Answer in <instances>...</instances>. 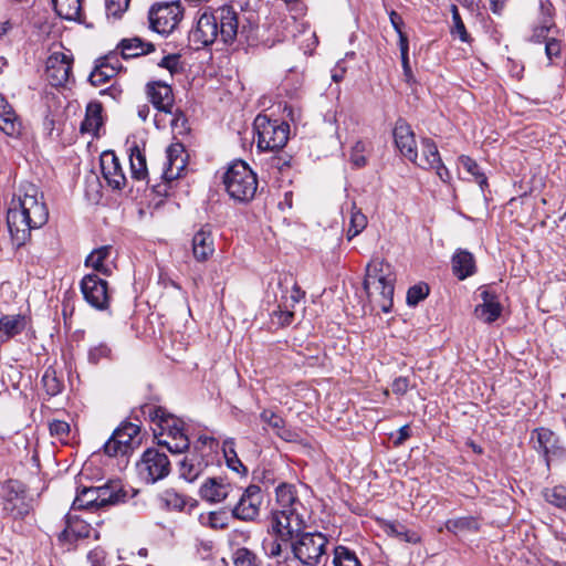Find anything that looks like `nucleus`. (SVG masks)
Segmentation results:
<instances>
[{
	"label": "nucleus",
	"instance_id": "obj_1",
	"mask_svg": "<svg viewBox=\"0 0 566 566\" xmlns=\"http://www.w3.org/2000/svg\"><path fill=\"white\" fill-rule=\"evenodd\" d=\"M48 219L49 211L42 192L33 184H22L7 213V224L13 240L18 244L24 243L31 230L42 227Z\"/></svg>",
	"mask_w": 566,
	"mask_h": 566
},
{
	"label": "nucleus",
	"instance_id": "obj_2",
	"mask_svg": "<svg viewBox=\"0 0 566 566\" xmlns=\"http://www.w3.org/2000/svg\"><path fill=\"white\" fill-rule=\"evenodd\" d=\"M275 494L277 507L272 515V527L281 541H292L305 527L306 509L297 497L294 485L281 484Z\"/></svg>",
	"mask_w": 566,
	"mask_h": 566
},
{
	"label": "nucleus",
	"instance_id": "obj_3",
	"mask_svg": "<svg viewBox=\"0 0 566 566\" xmlns=\"http://www.w3.org/2000/svg\"><path fill=\"white\" fill-rule=\"evenodd\" d=\"M148 416L158 444L165 446L171 453H181L189 449V439L181 419L161 407H150Z\"/></svg>",
	"mask_w": 566,
	"mask_h": 566
},
{
	"label": "nucleus",
	"instance_id": "obj_4",
	"mask_svg": "<svg viewBox=\"0 0 566 566\" xmlns=\"http://www.w3.org/2000/svg\"><path fill=\"white\" fill-rule=\"evenodd\" d=\"M395 275L391 266L381 259H374L367 265L364 287L371 302L384 312L392 306Z\"/></svg>",
	"mask_w": 566,
	"mask_h": 566
},
{
	"label": "nucleus",
	"instance_id": "obj_5",
	"mask_svg": "<svg viewBox=\"0 0 566 566\" xmlns=\"http://www.w3.org/2000/svg\"><path fill=\"white\" fill-rule=\"evenodd\" d=\"M126 492L119 481H109L99 486L83 488L73 501L72 510L96 512L123 502Z\"/></svg>",
	"mask_w": 566,
	"mask_h": 566
},
{
	"label": "nucleus",
	"instance_id": "obj_6",
	"mask_svg": "<svg viewBox=\"0 0 566 566\" xmlns=\"http://www.w3.org/2000/svg\"><path fill=\"white\" fill-rule=\"evenodd\" d=\"M228 195L238 202L252 200L258 190L256 175L242 160L233 161L223 176Z\"/></svg>",
	"mask_w": 566,
	"mask_h": 566
},
{
	"label": "nucleus",
	"instance_id": "obj_7",
	"mask_svg": "<svg viewBox=\"0 0 566 566\" xmlns=\"http://www.w3.org/2000/svg\"><path fill=\"white\" fill-rule=\"evenodd\" d=\"M253 126L258 136L256 146L261 151H279L289 140L290 126L284 122L258 115Z\"/></svg>",
	"mask_w": 566,
	"mask_h": 566
},
{
	"label": "nucleus",
	"instance_id": "obj_8",
	"mask_svg": "<svg viewBox=\"0 0 566 566\" xmlns=\"http://www.w3.org/2000/svg\"><path fill=\"white\" fill-rule=\"evenodd\" d=\"M291 543V551L295 559L303 566H317L325 556L327 538L321 533H298Z\"/></svg>",
	"mask_w": 566,
	"mask_h": 566
},
{
	"label": "nucleus",
	"instance_id": "obj_9",
	"mask_svg": "<svg viewBox=\"0 0 566 566\" xmlns=\"http://www.w3.org/2000/svg\"><path fill=\"white\" fill-rule=\"evenodd\" d=\"M184 17L180 1L158 2L148 11L149 28L161 35L170 34Z\"/></svg>",
	"mask_w": 566,
	"mask_h": 566
},
{
	"label": "nucleus",
	"instance_id": "obj_10",
	"mask_svg": "<svg viewBox=\"0 0 566 566\" xmlns=\"http://www.w3.org/2000/svg\"><path fill=\"white\" fill-rule=\"evenodd\" d=\"M137 472L146 483H155L169 474L170 461L157 449H147L137 463Z\"/></svg>",
	"mask_w": 566,
	"mask_h": 566
},
{
	"label": "nucleus",
	"instance_id": "obj_11",
	"mask_svg": "<svg viewBox=\"0 0 566 566\" xmlns=\"http://www.w3.org/2000/svg\"><path fill=\"white\" fill-rule=\"evenodd\" d=\"M139 427L125 422L118 427L104 444V452L109 457L126 455L138 441Z\"/></svg>",
	"mask_w": 566,
	"mask_h": 566
},
{
	"label": "nucleus",
	"instance_id": "obj_12",
	"mask_svg": "<svg viewBox=\"0 0 566 566\" xmlns=\"http://www.w3.org/2000/svg\"><path fill=\"white\" fill-rule=\"evenodd\" d=\"M84 300L94 308L104 311L108 308L111 295L108 284L97 274H86L80 284Z\"/></svg>",
	"mask_w": 566,
	"mask_h": 566
},
{
	"label": "nucleus",
	"instance_id": "obj_13",
	"mask_svg": "<svg viewBox=\"0 0 566 566\" xmlns=\"http://www.w3.org/2000/svg\"><path fill=\"white\" fill-rule=\"evenodd\" d=\"M262 503L263 493L261 488L251 484L240 495L237 504L232 509V515L240 521H254L260 514Z\"/></svg>",
	"mask_w": 566,
	"mask_h": 566
},
{
	"label": "nucleus",
	"instance_id": "obj_14",
	"mask_svg": "<svg viewBox=\"0 0 566 566\" xmlns=\"http://www.w3.org/2000/svg\"><path fill=\"white\" fill-rule=\"evenodd\" d=\"M3 509L14 518L23 517L31 510L30 502L27 497L25 486L17 480H9L4 486Z\"/></svg>",
	"mask_w": 566,
	"mask_h": 566
},
{
	"label": "nucleus",
	"instance_id": "obj_15",
	"mask_svg": "<svg viewBox=\"0 0 566 566\" xmlns=\"http://www.w3.org/2000/svg\"><path fill=\"white\" fill-rule=\"evenodd\" d=\"M73 57L65 52H53L46 60V78L52 86H64L71 77Z\"/></svg>",
	"mask_w": 566,
	"mask_h": 566
},
{
	"label": "nucleus",
	"instance_id": "obj_16",
	"mask_svg": "<svg viewBox=\"0 0 566 566\" xmlns=\"http://www.w3.org/2000/svg\"><path fill=\"white\" fill-rule=\"evenodd\" d=\"M415 164L423 169H434L443 182L450 179V172L441 161L437 145L429 138L421 140V155H418Z\"/></svg>",
	"mask_w": 566,
	"mask_h": 566
},
{
	"label": "nucleus",
	"instance_id": "obj_17",
	"mask_svg": "<svg viewBox=\"0 0 566 566\" xmlns=\"http://www.w3.org/2000/svg\"><path fill=\"white\" fill-rule=\"evenodd\" d=\"M219 34L224 43H231L240 32V14L231 6H223L214 12Z\"/></svg>",
	"mask_w": 566,
	"mask_h": 566
},
{
	"label": "nucleus",
	"instance_id": "obj_18",
	"mask_svg": "<svg viewBox=\"0 0 566 566\" xmlns=\"http://www.w3.org/2000/svg\"><path fill=\"white\" fill-rule=\"evenodd\" d=\"M394 138L400 154L412 163H417L418 150L415 134L410 125L403 120L398 119L394 128Z\"/></svg>",
	"mask_w": 566,
	"mask_h": 566
},
{
	"label": "nucleus",
	"instance_id": "obj_19",
	"mask_svg": "<svg viewBox=\"0 0 566 566\" xmlns=\"http://www.w3.org/2000/svg\"><path fill=\"white\" fill-rule=\"evenodd\" d=\"M218 35L220 34L214 12H203L190 32L191 41L202 46L212 44Z\"/></svg>",
	"mask_w": 566,
	"mask_h": 566
},
{
	"label": "nucleus",
	"instance_id": "obj_20",
	"mask_svg": "<svg viewBox=\"0 0 566 566\" xmlns=\"http://www.w3.org/2000/svg\"><path fill=\"white\" fill-rule=\"evenodd\" d=\"M178 473L187 482L196 481L208 467L202 450L195 446L192 452L186 454L178 463Z\"/></svg>",
	"mask_w": 566,
	"mask_h": 566
},
{
	"label": "nucleus",
	"instance_id": "obj_21",
	"mask_svg": "<svg viewBox=\"0 0 566 566\" xmlns=\"http://www.w3.org/2000/svg\"><path fill=\"white\" fill-rule=\"evenodd\" d=\"M102 174L109 187L120 190L126 186V177L119 159L114 153H104L101 156Z\"/></svg>",
	"mask_w": 566,
	"mask_h": 566
},
{
	"label": "nucleus",
	"instance_id": "obj_22",
	"mask_svg": "<svg viewBox=\"0 0 566 566\" xmlns=\"http://www.w3.org/2000/svg\"><path fill=\"white\" fill-rule=\"evenodd\" d=\"M184 146L179 143L172 144L167 148L166 163L161 177L170 182L181 177L186 169V158L184 156Z\"/></svg>",
	"mask_w": 566,
	"mask_h": 566
},
{
	"label": "nucleus",
	"instance_id": "obj_23",
	"mask_svg": "<svg viewBox=\"0 0 566 566\" xmlns=\"http://www.w3.org/2000/svg\"><path fill=\"white\" fill-rule=\"evenodd\" d=\"M233 491V485L224 478H208L200 486L199 494L209 503L224 501Z\"/></svg>",
	"mask_w": 566,
	"mask_h": 566
},
{
	"label": "nucleus",
	"instance_id": "obj_24",
	"mask_svg": "<svg viewBox=\"0 0 566 566\" xmlns=\"http://www.w3.org/2000/svg\"><path fill=\"white\" fill-rule=\"evenodd\" d=\"M305 293L294 284L291 289H285L279 303V310L274 312V315L279 319V324L282 326L292 323L294 317L293 308L304 297Z\"/></svg>",
	"mask_w": 566,
	"mask_h": 566
},
{
	"label": "nucleus",
	"instance_id": "obj_25",
	"mask_svg": "<svg viewBox=\"0 0 566 566\" xmlns=\"http://www.w3.org/2000/svg\"><path fill=\"white\" fill-rule=\"evenodd\" d=\"M148 99L158 111L171 114L174 108V94L171 87L164 82L147 84Z\"/></svg>",
	"mask_w": 566,
	"mask_h": 566
},
{
	"label": "nucleus",
	"instance_id": "obj_26",
	"mask_svg": "<svg viewBox=\"0 0 566 566\" xmlns=\"http://www.w3.org/2000/svg\"><path fill=\"white\" fill-rule=\"evenodd\" d=\"M532 441L534 443V448L545 457L547 465H549L553 457L562 454L560 448L556 444L557 441L555 434L549 429H536L532 434Z\"/></svg>",
	"mask_w": 566,
	"mask_h": 566
},
{
	"label": "nucleus",
	"instance_id": "obj_27",
	"mask_svg": "<svg viewBox=\"0 0 566 566\" xmlns=\"http://www.w3.org/2000/svg\"><path fill=\"white\" fill-rule=\"evenodd\" d=\"M482 303L476 305L475 315L484 323H492L499 318L502 312V306L497 301V296L488 287H484L480 292Z\"/></svg>",
	"mask_w": 566,
	"mask_h": 566
},
{
	"label": "nucleus",
	"instance_id": "obj_28",
	"mask_svg": "<svg viewBox=\"0 0 566 566\" xmlns=\"http://www.w3.org/2000/svg\"><path fill=\"white\" fill-rule=\"evenodd\" d=\"M90 533V524L70 512L65 516V528L60 533L59 539L73 543L80 538L88 537Z\"/></svg>",
	"mask_w": 566,
	"mask_h": 566
},
{
	"label": "nucleus",
	"instance_id": "obj_29",
	"mask_svg": "<svg viewBox=\"0 0 566 566\" xmlns=\"http://www.w3.org/2000/svg\"><path fill=\"white\" fill-rule=\"evenodd\" d=\"M214 252V240L209 229L201 228L192 238V254L198 262L207 261Z\"/></svg>",
	"mask_w": 566,
	"mask_h": 566
},
{
	"label": "nucleus",
	"instance_id": "obj_30",
	"mask_svg": "<svg viewBox=\"0 0 566 566\" xmlns=\"http://www.w3.org/2000/svg\"><path fill=\"white\" fill-rule=\"evenodd\" d=\"M554 8L551 2H541V19L537 25L533 28L531 40L534 42L547 41V34L554 27Z\"/></svg>",
	"mask_w": 566,
	"mask_h": 566
},
{
	"label": "nucleus",
	"instance_id": "obj_31",
	"mask_svg": "<svg viewBox=\"0 0 566 566\" xmlns=\"http://www.w3.org/2000/svg\"><path fill=\"white\" fill-rule=\"evenodd\" d=\"M0 129L8 136H18L21 130V123L2 94H0Z\"/></svg>",
	"mask_w": 566,
	"mask_h": 566
},
{
	"label": "nucleus",
	"instance_id": "obj_32",
	"mask_svg": "<svg viewBox=\"0 0 566 566\" xmlns=\"http://www.w3.org/2000/svg\"><path fill=\"white\" fill-rule=\"evenodd\" d=\"M112 252V247L104 245L98 249L92 251L87 258L85 259V265L92 268L94 271L102 273L103 275L112 274V266L109 256Z\"/></svg>",
	"mask_w": 566,
	"mask_h": 566
},
{
	"label": "nucleus",
	"instance_id": "obj_33",
	"mask_svg": "<svg viewBox=\"0 0 566 566\" xmlns=\"http://www.w3.org/2000/svg\"><path fill=\"white\" fill-rule=\"evenodd\" d=\"M261 420L266 423L276 436L285 441H296L297 433L285 427V421L271 409H264L260 413Z\"/></svg>",
	"mask_w": 566,
	"mask_h": 566
},
{
	"label": "nucleus",
	"instance_id": "obj_34",
	"mask_svg": "<svg viewBox=\"0 0 566 566\" xmlns=\"http://www.w3.org/2000/svg\"><path fill=\"white\" fill-rule=\"evenodd\" d=\"M347 213L349 214L348 228L346 231L347 240H353L355 237L360 234L368 224L367 217L357 207L355 201L347 203Z\"/></svg>",
	"mask_w": 566,
	"mask_h": 566
},
{
	"label": "nucleus",
	"instance_id": "obj_35",
	"mask_svg": "<svg viewBox=\"0 0 566 566\" xmlns=\"http://www.w3.org/2000/svg\"><path fill=\"white\" fill-rule=\"evenodd\" d=\"M452 270L459 280H464L475 272V261L467 250H459L452 258Z\"/></svg>",
	"mask_w": 566,
	"mask_h": 566
},
{
	"label": "nucleus",
	"instance_id": "obj_36",
	"mask_svg": "<svg viewBox=\"0 0 566 566\" xmlns=\"http://www.w3.org/2000/svg\"><path fill=\"white\" fill-rule=\"evenodd\" d=\"M25 317L22 315H3L0 318V343H6L25 328Z\"/></svg>",
	"mask_w": 566,
	"mask_h": 566
},
{
	"label": "nucleus",
	"instance_id": "obj_37",
	"mask_svg": "<svg viewBox=\"0 0 566 566\" xmlns=\"http://www.w3.org/2000/svg\"><path fill=\"white\" fill-rule=\"evenodd\" d=\"M102 125V105L99 103L92 102L86 107L85 118L81 124V132L83 134H91L92 136H97V133Z\"/></svg>",
	"mask_w": 566,
	"mask_h": 566
},
{
	"label": "nucleus",
	"instance_id": "obj_38",
	"mask_svg": "<svg viewBox=\"0 0 566 566\" xmlns=\"http://www.w3.org/2000/svg\"><path fill=\"white\" fill-rule=\"evenodd\" d=\"M55 12L65 20L78 21L82 17V0H52Z\"/></svg>",
	"mask_w": 566,
	"mask_h": 566
},
{
	"label": "nucleus",
	"instance_id": "obj_39",
	"mask_svg": "<svg viewBox=\"0 0 566 566\" xmlns=\"http://www.w3.org/2000/svg\"><path fill=\"white\" fill-rule=\"evenodd\" d=\"M129 163L132 177L136 180H145L148 176L146 156L139 146L134 145L129 148Z\"/></svg>",
	"mask_w": 566,
	"mask_h": 566
},
{
	"label": "nucleus",
	"instance_id": "obj_40",
	"mask_svg": "<svg viewBox=\"0 0 566 566\" xmlns=\"http://www.w3.org/2000/svg\"><path fill=\"white\" fill-rule=\"evenodd\" d=\"M120 49L124 59H132L151 52L154 45L149 42L142 41L139 38H132L123 40L120 42Z\"/></svg>",
	"mask_w": 566,
	"mask_h": 566
},
{
	"label": "nucleus",
	"instance_id": "obj_41",
	"mask_svg": "<svg viewBox=\"0 0 566 566\" xmlns=\"http://www.w3.org/2000/svg\"><path fill=\"white\" fill-rule=\"evenodd\" d=\"M42 385L49 396H56L64 388L63 377L53 367H48L42 376Z\"/></svg>",
	"mask_w": 566,
	"mask_h": 566
},
{
	"label": "nucleus",
	"instance_id": "obj_42",
	"mask_svg": "<svg viewBox=\"0 0 566 566\" xmlns=\"http://www.w3.org/2000/svg\"><path fill=\"white\" fill-rule=\"evenodd\" d=\"M444 527L453 534H461L464 532H475L479 530V523L474 517L463 516L458 518H450L446 522Z\"/></svg>",
	"mask_w": 566,
	"mask_h": 566
},
{
	"label": "nucleus",
	"instance_id": "obj_43",
	"mask_svg": "<svg viewBox=\"0 0 566 566\" xmlns=\"http://www.w3.org/2000/svg\"><path fill=\"white\" fill-rule=\"evenodd\" d=\"M333 565L334 566H361L356 553L344 546L338 545L333 552Z\"/></svg>",
	"mask_w": 566,
	"mask_h": 566
},
{
	"label": "nucleus",
	"instance_id": "obj_44",
	"mask_svg": "<svg viewBox=\"0 0 566 566\" xmlns=\"http://www.w3.org/2000/svg\"><path fill=\"white\" fill-rule=\"evenodd\" d=\"M222 451L227 465L230 470L237 473H247V468L242 464L234 450L233 439H228L223 442Z\"/></svg>",
	"mask_w": 566,
	"mask_h": 566
},
{
	"label": "nucleus",
	"instance_id": "obj_45",
	"mask_svg": "<svg viewBox=\"0 0 566 566\" xmlns=\"http://www.w3.org/2000/svg\"><path fill=\"white\" fill-rule=\"evenodd\" d=\"M385 531L387 534L396 536L397 538L407 543L416 544L420 541V536L417 532L410 531L399 523L386 524Z\"/></svg>",
	"mask_w": 566,
	"mask_h": 566
},
{
	"label": "nucleus",
	"instance_id": "obj_46",
	"mask_svg": "<svg viewBox=\"0 0 566 566\" xmlns=\"http://www.w3.org/2000/svg\"><path fill=\"white\" fill-rule=\"evenodd\" d=\"M115 76V69L104 65L102 62L90 74V82L93 86H101Z\"/></svg>",
	"mask_w": 566,
	"mask_h": 566
},
{
	"label": "nucleus",
	"instance_id": "obj_47",
	"mask_svg": "<svg viewBox=\"0 0 566 566\" xmlns=\"http://www.w3.org/2000/svg\"><path fill=\"white\" fill-rule=\"evenodd\" d=\"M232 562L233 566H259L256 555L245 547L237 548L233 552Z\"/></svg>",
	"mask_w": 566,
	"mask_h": 566
},
{
	"label": "nucleus",
	"instance_id": "obj_48",
	"mask_svg": "<svg viewBox=\"0 0 566 566\" xmlns=\"http://www.w3.org/2000/svg\"><path fill=\"white\" fill-rule=\"evenodd\" d=\"M459 163L470 175L475 178V181L483 189V187L486 185V177L480 170L479 165L469 156L459 157Z\"/></svg>",
	"mask_w": 566,
	"mask_h": 566
},
{
	"label": "nucleus",
	"instance_id": "obj_49",
	"mask_svg": "<svg viewBox=\"0 0 566 566\" xmlns=\"http://www.w3.org/2000/svg\"><path fill=\"white\" fill-rule=\"evenodd\" d=\"M273 155L268 159L270 169L283 172L291 167L292 156L283 151H272Z\"/></svg>",
	"mask_w": 566,
	"mask_h": 566
},
{
	"label": "nucleus",
	"instance_id": "obj_50",
	"mask_svg": "<svg viewBox=\"0 0 566 566\" xmlns=\"http://www.w3.org/2000/svg\"><path fill=\"white\" fill-rule=\"evenodd\" d=\"M452 28L451 33L453 36H458L462 42L469 41V33L467 32L465 25L460 17L459 10L455 6H452Z\"/></svg>",
	"mask_w": 566,
	"mask_h": 566
},
{
	"label": "nucleus",
	"instance_id": "obj_51",
	"mask_svg": "<svg viewBox=\"0 0 566 566\" xmlns=\"http://www.w3.org/2000/svg\"><path fill=\"white\" fill-rule=\"evenodd\" d=\"M201 522L214 530H222L228 526V517L224 512H210L206 516L201 515Z\"/></svg>",
	"mask_w": 566,
	"mask_h": 566
},
{
	"label": "nucleus",
	"instance_id": "obj_52",
	"mask_svg": "<svg viewBox=\"0 0 566 566\" xmlns=\"http://www.w3.org/2000/svg\"><path fill=\"white\" fill-rule=\"evenodd\" d=\"M429 295V286L424 283H420L411 286L407 292V304L409 306H416L419 302L424 300Z\"/></svg>",
	"mask_w": 566,
	"mask_h": 566
},
{
	"label": "nucleus",
	"instance_id": "obj_53",
	"mask_svg": "<svg viewBox=\"0 0 566 566\" xmlns=\"http://www.w3.org/2000/svg\"><path fill=\"white\" fill-rule=\"evenodd\" d=\"M546 501L557 507L566 509V486L558 485L545 492Z\"/></svg>",
	"mask_w": 566,
	"mask_h": 566
},
{
	"label": "nucleus",
	"instance_id": "obj_54",
	"mask_svg": "<svg viewBox=\"0 0 566 566\" xmlns=\"http://www.w3.org/2000/svg\"><path fill=\"white\" fill-rule=\"evenodd\" d=\"M130 0H105L108 18L119 19L127 11Z\"/></svg>",
	"mask_w": 566,
	"mask_h": 566
},
{
	"label": "nucleus",
	"instance_id": "obj_55",
	"mask_svg": "<svg viewBox=\"0 0 566 566\" xmlns=\"http://www.w3.org/2000/svg\"><path fill=\"white\" fill-rule=\"evenodd\" d=\"M49 429L52 437H55L61 442H67L71 427L66 421L53 420L50 422Z\"/></svg>",
	"mask_w": 566,
	"mask_h": 566
},
{
	"label": "nucleus",
	"instance_id": "obj_56",
	"mask_svg": "<svg viewBox=\"0 0 566 566\" xmlns=\"http://www.w3.org/2000/svg\"><path fill=\"white\" fill-rule=\"evenodd\" d=\"M366 148H367V145L363 140L356 142L355 145L353 146L352 153H350V161L355 167L360 168L366 165L367 159L364 155V153L366 151Z\"/></svg>",
	"mask_w": 566,
	"mask_h": 566
},
{
	"label": "nucleus",
	"instance_id": "obj_57",
	"mask_svg": "<svg viewBox=\"0 0 566 566\" xmlns=\"http://www.w3.org/2000/svg\"><path fill=\"white\" fill-rule=\"evenodd\" d=\"M161 499L168 507L174 510L181 511L186 505L185 499L174 490L165 491Z\"/></svg>",
	"mask_w": 566,
	"mask_h": 566
},
{
	"label": "nucleus",
	"instance_id": "obj_58",
	"mask_svg": "<svg viewBox=\"0 0 566 566\" xmlns=\"http://www.w3.org/2000/svg\"><path fill=\"white\" fill-rule=\"evenodd\" d=\"M111 348L107 344L101 343L90 348L88 360L93 364H98L102 359L108 358Z\"/></svg>",
	"mask_w": 566,
	"mask_h": 566
},
{
	"label": "nucleus",
	"instance_id": "obj_59",
	"mask_svg": "<svg viewBox=\"0 0 566 566\" xmlns=\"http://www.w3.org/2000/svg\"><path fill=\"white\" fill-rule=\"evenodd\" d=\"M263 549L266 556L276 558L282 555V544L279 539H269L263 542Z\"/></svg>",
	"mask_w": 566,
	"mask_h": 566
},
{
	"label": "nucleus",
	"instance_id": "obj_60",
	"mask_svg": "<svg viewBox=\"0 0 566 566\" xmlns=\"http://www.w3.org/2000/svg\"><path fill=\"white\" fill-rule=\"evenodd\" d=\"M87 560L92 566H105L106 565V553L102 548L92 549L87 554Z\"/></svg>",
	"mask_w": 566,
	"mask_h": 566
},
{
	"label": "nucleus",
	"instance_id": "obj_61",
	"mask_svg": "<svg viewBox=\"0 0 566 566\" xmlns=\"http://www.w3.org/2000/svg\"><path fill=\"white\" fill-rule=\"evenodd\" d=\"M158 65L167 69L170 72V74H174L179 70V55H167L161 59Z\"/></svg>",
	"mask_w": 566,
	"mask_h": 566
},
{
	"label": "nucleus",
	"instance_id": "obj_62",
	"mask_svg": "<svg viewBox=\"0 0 566 566\" xmlns=\"http://www.w3.org/2000/svg\"><path fill=\"white\" fill-rule=\"evenodd\" d=\"M409 380L406 377H398L392 381L391 390L394 394L402 396L408 391Z\"/></svg>",
	"mask_w": 566,
	"mask_h": 566
},
{
	"label": "nucleus",
	"instance_id": "obj_63",
	"mask_svg": "<svg viewBox=\"0 0 566 566\" xmlns=\"http://www.w3.org/2000/svg\"><path fill=\"white\" fill-rule=\"evenodd\" d=\"M545 52L549 61L558 56L560 53V43L555 39H548L545 45Z\"/></svg>",
	"mask_w": 566,
	"mask_h": 566
},
{
	"label": "nucleus",
	"instance_id": "obj_64",
	"mask_svg": "<svg viewBox=\"0 0 566 566\" xmlns=\"http://www.w3.org/2000/svg\"><path fill=\"white\" fill-rule=\"evenodd\" d=\"M198 444H201L202 448H208L210 451L214 450L218 448V442L214 438L212 437H207V436H202L198 439V442H197V447L199 448Z\"/></svg>",
	"mask_w": 566,
	"mask_h": 566
}]
</instances>
